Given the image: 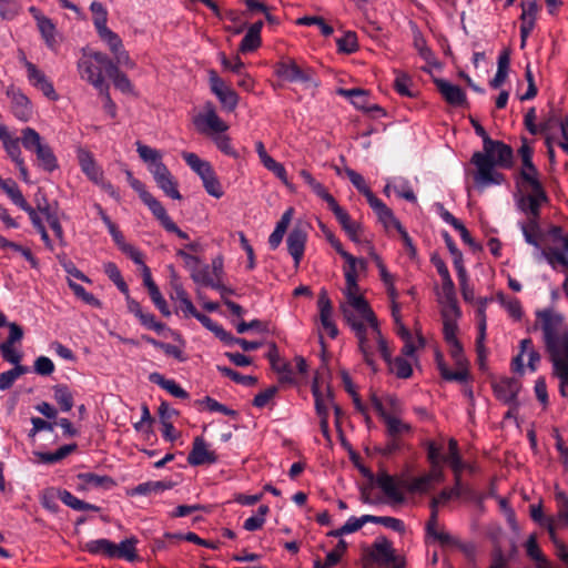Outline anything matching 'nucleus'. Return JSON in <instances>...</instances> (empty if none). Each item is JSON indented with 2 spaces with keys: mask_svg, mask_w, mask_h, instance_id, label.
<instances>
[{
  "mask_svg": "<svg viewBox=\"0 0 568 568\" xmlns=\"http://www.w3.org/2000/svg\"><path fill=\"white\" fill-rule=\"evenodd\" d=\"M536 325L542 332V341L552 374L559 379V392L567 396L568 388V325L562 314L551 307L536 312Z\"/></svg>",
  "mask_w": 568,
  "mask_h": 568,
  "instance_id": "obj_1",
  "label": "nucleus"
},
{
  "mask_svg": "<svg viewBox=\"0 0 568 568\" xmlns=\"http://www.w3.org/2000/svg\"><path fill=\"white\" fill-rule=\"evenodd\" d=\"M345 296L347 298V303L356 312V314H353L345 311V317L358 338L359 349L364 359L372 364L373 345L371 343V337L379 343L384 356L387 357L389 354L386 341L381 334L376 316L365 298L359 294L357 278L348 275L345 277Z\"/></svg>",
  "mask_w": 568,
  "mask_h": 568,
  "instance_id": "obj_2",
  "label": "nucleus"
},
{
  "mask_svg": "<svg viewBox=\"0 0 568 568\" xmlns=\"http://www.w3.org/2000/svg\"><path fill=\"white\" fill-rule=\"evenodd\" d=\"M470 162L476 168L474 183L478 190L500 185L504 183L505 176L496 168H509L511 165L513 150L500 141L486 139L483 152H475Z\"/></svg>",
  "mask_w": 568,
  "mask_h": 568,
  "instance_id": "obj_3",
  "label": "nucleus"
},
{
  "mask_svg": "<svg viewBox=\"0 0 568 568\" xmlns=\"http://www.w3.org/2000/svg\"><path fill=\"white\" fill-rule=\"evenodd\" d=\"M541 206L542 205L538 206V214L536 219H534V226H530V223L532 222V216L527 211H521L526 215V221H519L518 226L521 230L526 243L534 246V257L537 261H547V263L554 270H556L558 265L568 266V234L564 235L562 229L560 226L550 227L548 233L554 242L561 243L562 248H558L555 246H549L546 248L541 247L540 241L542 237V231L539 223Z\"/></svg>",
  "mask_w": 568,
  "mask_h": 568,
  "instance_id": "obj_4",
  "label": "nucleus"
},
{
  "mask_svg": "<svg viewBox=\"0 0 568 568\" xmlns=\"http://www.w3.org/2000/svg\"><path fill=\"white\" fill-rule=\"evenodd\" d=\"M523 160V169L520 171V183L526 192L518 201L517 206L520 211H527L531 214L532 220L538 214V206L548 203L549 197L539 180V173L531 161V151L527 146L520 149ZM535 225L532 221L530 226Z\"/></svg>",
  "mask_w": 568,
  "mask_h": 568,
  "instance_id": "obj_5",
  "label": "nucleus"
},
{
  "mask_svg": "<svg viewBox=\"0 0 568 568\" xmlns=\"http://www.w3.org/2000/svg\"><path fill=\"white\" fill-rule=\"evenodd\" d=\"M136 152L141 160L148 165L156 185L173 200H180L181 193L178 190V182L162 161L161 151L136 142Z\"/></svg>",
  "mask_w": 568,
  "mask_h": 568,
  "instance_id": "obj_6",
  "label": "nucleus"
},
{
  "mask_svg": "<svg viewBox=\"0 0 568 568\" xmlns=\"http://www.w3.org/2000/svg\"><path fill=\"white\" fill-rule=\"evenodd\" d=\"M112 64V59L105 53L84 51L78 61V71L82 80L89 82L95 90H100L109 85L104 73L108 75Z\"/></svg>",
  "mask_w": 568,
  "mask_h": 568,
  "instance_id": "obj_7",
  "label": "nucleus"
},
{
  "mask_svg": "<svg viewBox=\"0 0 568 568\" xmlns=\"http://www.w3.org/2000/svg\"><path fill=\"white\" fill-rule=\"evenodd\" d=\"M21 144L27 151L36 154L37 163L42 170L53 172L58 169V159L53 150L34 129L27 126L21 130Z\"/></svg>",
  "mask_w": 568,
  "mask_h": 568,
  "instance_id": "obj_8",
  "label": "nucleus"
},
{
  "mask_svg": "<svg viewBox=\"0 0 568 568\" xmlns=\"http://www.w3.org/2000/svg\"><path fill=\"white\" fill-rule=\"evenodd\" d=\"M193 124L200 134L210 138L229 130L227 123L219 116L212 102H206L202 111L193 116Z\"/></svg>",
  "mask_w": 568,
  "mask_h": 568,
  "instance_id": "obj_9",
  "label": "nucleus"
},
{
  "mask_svg": "<svg viewBox=\"0 0 568 568\" xmlns=\"http://www.w3.org/2000/svg\"><path fill=\"white\" fill-rule=\"evenodd\" d=\"M26 70L27 78L29 83L36 89L40 90L47 98L55 101L58 99V94L53 88L52 82L47 78V75L38 69V67L28 61L24 57L21 59Z\"/></svg>",
  "mask_w": 568,
  "mask_h": 568,
  "instance_id": "obj_10",
  "label": "nucleus"
},
{
  "mask_svg": "<svg viewBox=\"0 0 568 568\" xmlns=\"http://www.w3.org/2000/svg\"><path fill=\"white\" fill-rule=\"evenodd\" d=\"M371 343L373 345L372 364H369L365 359L367 365H369L372 368L375 369V366H374V352L377 348L378 352L381 353V356L383 357V359L388 364L389 369L392 371V373H394L397 377H399V378H408L412 375V373H413L412 364H410V362L407 358H404L403 356H397L396 358L392 359V352H390L389 347H387V351H388L389 355L386 357V356H384V354L382 352V348H381V345H379V343L376 339H373L371 337ZM386 346H388V345L386 344Z\"/></svg>",
  "mask_w": 568,
  "mask_h": 568,
  "instance_id": "obj_11",
  "label": "nucleus"
},
{
  "mask_svg": "<svg viewBox=\"0 0 568 568\" xmlns=\"http://www.w3.org/2000/svg\"><path fill=\"white\" fill-rule=\"evenodd\" d=\"M210 87L225 110L234 111L236 109L239 103L237 93L226 85L214 71L210 72Z\"/></svg>",
  "mask_w": 568,
  "mask_h": 568,
  "instance_id": "obj_12",
  "label": "nucleus"
},
{
  "mask_svg": "<svg viewBox=\"0 0 568 568\" xmlns=\"http://www.w3.org/2000/svg\"><path fill=\"white\" fill-rule=\"evenodd\" d=\"M445 479L444 469L430 467L429 473L412 478L407 485L410 493L425 494L434 488L436 484L443 483Z\"/></svg>",
  "mask_w": 568,
  "mask_h": 568,
  "instance_id": "obj_13",
  "label": "nucleus"
},
{
  "mask_svg": "<svg viewBox=\"0 0 568 568\" xmlns=\"http://www.w3.org/2000/svg\"><path fill=\"white\" fill-rule=\"evenodd\" d=\"M216 462V455L210 449V445L203 437L197 436L193 440L192 449L187 456V463L191 466L213 464Z\"/></svg>",
  "mask_w": 568,
  "mask_h": 568,
  "instance_id": "obj_14",
  "label": "nucleus"
},
{
  "mask_svg": "<svg viewBox=\"0 0 568 568\" xmlns=\"http://www.w3.org/2000/svg\"><path fill=\"white\" fill-rule=\"evenodd\" d=\"M368 557L378 565L388 566L395 561L392 542L386 538H377L368 550Z\"/></svg>",
  "mask_w": 568,
  "mask_h": 568,
  "instance_id": "obj_15",
  "label": "nucleus"
},
{
  "mask_svg": "<svg viewBox=\"0 0 568 568\" xmlns=\"http://www.w3.org/2000/svg\"><path fill=\"white\" fill-rule=\"evenodd\" d=\"M317 306L320 310V321L323 328L327 332L329 337L335 338L338 334V329L333 321V306L326 291H322L320 293Z\"/></svg>",
  "mask_w": 568,
  "mask_h": 568,
  "instance_id": "obj_16",
  "label": "nucleus"
},
{
  "mask_svg": "<svg viewBox=\"0 0 568 568\" xmlns=\"http://www.w3.org/2000/svg\"><path fill=\"white\" fill-rule=\"evenodd\" d=\"M7 95L11 99L14 116L22 122L29 121L32 116V106L27 95L14 88L9 89Z\"/></svg>",
  "mask_w": 568,
  "mask_h": 568,
  "instance_id": "obj_17",
  "label": "nucleus"
},
{
  "mask_svg": "<svg viewBox=\"0 0 568 568\" xmlns=\"http://www.w3.org/2000/svg\"><path fill=\"white\" fill-rule=\"evenodd\" d=\"M307 234L302 227H294L286 239L287 250L294 260L295 265H298L304 255L305 243Z\"/></svg>",
  "mask_w": 568,
  "mask_h": 568,
  "instance_id": "obj_18",
  "label": "nucleus"
},
{
  "mask_svg": "<svg viewBox=\"0 0 568 568\" xmlns=\"http://www.w3.org/2000/svg\"><path fill=\"white\" fill-rule=\"evenodd\" d=\"M78 161L82 172L88 176V179L95 184H100L103 171L97 164L92 153L84 149H79Z\"/></svg>",
  "mask_w": 568,
  "mask_h": 568,
  "instance_id": "obj_19",
  "label": "nucleus"
},
{
  "mask_svg": "<svg viewBox=\"0 0 568 568\" xmlns=\"http://www.w3.org/2000/svg\"><path fill=\"white\" fill-rule=\"evenodd\" d=\"M494 393L496 397L506 403L511 404L516 400L519 392V382L514 378H501L493 384Z\"/></svg>",
  "mask_w": 568,
  "mask_h": 568,
  "instance_id": "obj_20",
  "label": "nucleus"
},
{
  "mask_svg": "<svg viewBox=\"0 0 568 568\" xmlns=\"http://www.w3.org/2000/svg\"><path fill=\"white\" fill-rule=\"evenodd\" d=\"M376 485L383 490L386 497L394 503L404 501V493L398 481L386 473H381L376 477Z\"/></svg>",
  "mask_w": 568,
  "mask_h": 568,
  "instance_id": "obj_21",
  "label": "nucleus"
},
{
  "mask_svg": "<svg viewBox=\"0 0 568 568\" xmlns=\"http://www.w3.org/2000/svg\"><path fill=\"white\" fill-rule=\"evenodd\" d=\"M435 84L447 103L460 106L466 102V94L460 87L443 79L436 80Z\"/></svg>",
  "mask_w": 568,
  "mask_h": 568,
  "instance_id": "obj_22",
  "label": "nucleus"
},
{
  "mask_svg": "<svg viewBox=\"0 0 568 568\" xmlns=\"http://www.w3.org/2000/svg\"><path fill=\"white\" fill-rule=\"evenodd\" d=\"M493 297H480L477 300V317H478V336H477V352L481 359L484 357V341L486 337L487 320H486V307Z\"/></svg>",
  "mask_w": 568,
  "mask_h": 568,
  "instance_id": "obj_23",
  "label": "nucleus"
},
{
  "mask_svg": "<svg viewBox=\"0 0 568 568\" xmlns=\"http://www.w3.org/2000/svg\"><path fill=\"white\" fill-rule=\"evenodd\" d=\"M277 75L290 82H306L310 75L294 60L283 61L277 65Z\"/></svg>",
  "mask_w": 568,
  "mask_h": 568,
  "instance_id": "obj_24",
  "label": "nucleus"
},
{
  "mask_svg": "<svg viewBox=\"0 0 568 568\" xmlns=\"http://www.w3.org/2000/svg\"><path fill=\"white\" fill-rule=\"evenodd\" d=\"M329 210L334 213L336 220L345 233L349 236V239L354 242H357V233L361 227L359 224L353 221L349 214L344 209H342L337 202Z\"/></svg>",
  "mask_w": 568,
  "mask_h": 568,
  "instance_id": "obj_25",
  "label": "nucleus"
},
{
  "mask_svg": "<svg viewBox=\"0 0 568 568\" xmlns=\"http://www.w3.org/2000/svg\"><path fill=\"white\" fill-rule=\"evenodd\" d=\"M312 393L315 400L316 414L320 418L328 417L329 409L334 406L333 396L329 389L322 392L316 383L312 386Z\"/></svg>",
  "mask_w": 568,
  "mask_h": 568,
  "instance_id": "obj_26",
  "label": "nucleus"
},
{
  "mask_svg": "<svg viewBox=\"0 0 568 568\" xmlns=\"http://www.w3.org/2000/svg\"><path fill=\"white\" fill-rule=\"evenodd\" d=\"M38 29L49 49L55 50L58 45L57 29L51 19L37 14L34 16Z\"/></svg>",
  "mask_w": 568,
  "mask_h": 568,
  "instance_id": "obj_27",
  "label": "nucleus"
},
{
  "mask_svg": "<svg viewBox=\"0 0 568 568\" xmlns=\"http://www.w3.org/2000/svg\"><path fill=\"white\" fill-rule=\"evenodd\" d=\"M182 158L190 169L199 175L200 179L209 175L214 169L206 160L201 159L193 152H183Z\"/></svg>",
  "mask_w": 568,
  "mask_h": 568,
  "instance_id": "obj_28",
  "label": "nucleus"
},
{
  "mask_svg": "<svg viewBox=\"0 0 568 568\" xmlns=\"http://www.w3.org/2000/svg\"><path fill=\"white\" fill-rule=\"evenodd\" d=\"M495 300L500 304L501 307L505 308L509 317H511L514 321L521 320L524 312L518 298L510 297L503 292H498Z\"/></svg>",
  "mask_w": 568,
  "mask_h": 568,
  "instance_id": "obj_29",
  "label": "nucleus"
},
{
  "mask_svg": "<svg viewBox=\"0 0 568 568\" xmlns=\"http://www.w3.org/2000/svg\"><path fill=\"white\" fill-rule=\"evenodd\" d=\"M149 378L176 398L189 397V394L174 379H166L160 373H152Z\"/></svg>",
  "mask_w": 568,
  "mask_h": 568,
  "instance_id": "obj_30",
  "label": "nucleus"
},
{
  "mask_svg": "<svg viewBox=\"0 0 568 568\" xmlns=\"http://www.w3.org/2000/svg\"><path fill=\"white\" fill-rule=\"evenodd\" d=\"M444 462H446L453 469L458 484L460 480V473L465 465L459 455L457 442L453 438L448 442V454L444 457Z\"/></svg>",
  "mask_w": 568,
  "mask_h": 568,
  "instance_id": "obj_31",
  "label": "nucleus"
},
{
  "mask_svg": "<svg viewBox=\"0 0 568 568\" xmlns=\"http://www.w3.org/2000/svg\"><path fill=\"white\" fill-rule=\"evenodd\" d=\"M393 189L394 192L399 196L415 203L417 201L416 195L409 184V182L405 179H394L392 183H387L384 192L388 194L389 190Z\"/></svg>",
  "mask_w": 568,
  "mask_h": 568,
  "instance_id": "obj_32",
  "label": "nucleus"
},
{
  "mask_svg": "<svg viewBox=\"0 0 568 568\" xmlns=\"http://www.w3.org/2000/svg\"><path fill=\"white\" fill-rule=\"evenodd\" d=\"M382 418L386 424L387 434L390 438H397L398 436L410 430V426L407 423L386 412H382Z\"/></svg>",
  "mask_w": 568,
  "mask_h": 568,
  "instance_id": "obj_33",
  "label": "nucleus"
},
{
  "mask_svg": "<svg viewBox=\"0 0 568 568\" xmlns=\"http://www.w3.org/2000/svg\"><path fill=\"white\" fill-rule=\"evenodd\" d=\"M172 486L170 483L162 481V480H150L145 483H141L134 488L131 489L130 494L132 496L139 495V496H148L153 493H161L166 489H170Z\"/></svg>",
  "mask_w": 568,
  "mask_h": 568,
  "instance_id": "obj_34",
  "label": "nucleus"
},
{
  "mask_svg": "<svg viewBox=\"0 0 568 568\" xmlns=\"http://www.w3.org/2000/svg\"><path fill=\"white\" fill-rule=\"evenodd\" d=\"M3 148L13 163H19L23 160L20 149L21 138H12L7 131L4 135L0 136Z\"/></svg>",
  "mask_w": 568,
  "mask_h": 568,
  "instance_id": "obj_35",
  "label": "nucleus"
},
{
  "mask_svg": "<svg viewBox=\"0 0 568 568\" xmlns=\"http://www.w3.org/2000/svg\"><path fill=\"white\" fill-rule=\"evenodd\" d=\"M136 539L129 538L122 540L120 544H114V550L112 551V558H123L128 561H133L136 558L135 554Z\"/></svg>",
  "mask_w": 568,
  "mask_h": 568,
  "instance_id": "obj_36",
  "label": "nucleus"
},
{
  "mask_svg": "<svg viewBox=\"0 0 568 568\" xmlns=\"http://www.w3.org/2000/svg\"><path fill=\"white\" fill-rule=\"evenodd\" d=\"M84 549L92 555H103L108 558H112L114 542L105 538L94 539L88 541L84 546Z\"/></svg>",
  "mask_w": 568,
  "mask_h": 568,
  "instance_id": "obj_37",
  "label": "nucleus"
},
{
  "mask_svg": "<svg viewBox=\"0 0 568 568\" xmlns=\"http://www.w3.org/2000/svg\"><path fill=\"white\" fill-rule=\"evenodd\" d=\"M143 203L149 207L152 214L160 221L161 225L165 227L172 219L166 213V210L152 194L145 195Z\"/></svg>",
  "mask_w": 568,
  "mask_h": 568,
  "instance_id": "obj_38",
  "label": "nucleus"
},
{
  "mask_svg": "<svg viewBox=\"0 0 568 568\" xmlns=\"http://www.w3.org/2000/svg\"><path fill=\"white\" fill-rule=\"evenodd\" d=\"M509 62H510V60H509V55L507 52H503L498 57L497 72L490 81L491 88L498 89L504 84V82L506 81V78L508 75Z\"/></svg>",
  "mask_w": 568,
  "mask_h": 568,
  "instance_id": "obj_39",
  "label": "nucleus"
},
{
  "mask_svg": "<svg viewBox=\"0 0 568 568\" xmlns=\"http://www.w3.org/2000/svg\"><path fill=\"white\" fill-rule=\"evenodd\" d=\"M108 77L113 81L114 87L123 93H132L133 85L129 78L120 71L116 64H112Z\"/></svg>",
  "mask_w": 568,
  "mask_h": 568,
  "instance_id": "obj_40",
  "label": "nucleus"
},
{
  "mask_svg": "<svg viewBox=\"0 0 568 568\" xmlns=\"http://www.w3.org/2000/svg\"><path fill=\"white\" fill-rule=\"evenodd\" d=\"M53 397L59 404L61 410L69 412L73 407V395L65 385H55L53 387Z\"/></svg>",
  "mask_w": 568,
  "mask_h": 568,
  "instance_id": "obj_41",
  "label": "nucleus"
},
{
  "mask_svg": "<svg viewBox=\"0 0 568 568\" xmlns=\"http://www.w3.org/2000/svg\"><path fill=\"white\" fill-rule=\"evenodd\" d=\"M201 181L203 187L211 196L221 199L224 195L223 187L214 170L209 175L203 176Z\"/></svg>",
  "mask_w": 568,
  "mask_h": 568,
  "instance_id": "obj_42",
  "label": "nucleus"
},
{
  "mask_svg": "<svg viewBox=\"0 0 568 568\" xmlns=\"http://www.w3.org/2000/svg\"><path fill=\"white\" fill-rule=\"evenodd\" d=\"M90 10L93 13V24L97 29V32L100 33L103 30H106L108 12L104 6L101 2L93 1L90 6Z\"/></svg>",
  "mask_w": 568,
  "mask_h": 568,
  "instance_id": "obj_43",
  "label": "nucleus"
},
{
  "mask_svg": "<svg viewBox=\"0 0 568 568\" xmlns=\"http://www.w3.org/2000/svg\"><path fill=\"white\" fill-rule=\"evenodd\" d=\"M0 189L6 192L17 206L21 207L22 205H26L27 201L13 180H3V182L0 183Z\"/></svg>",
  "mask_w": 568,
  "mask_h": 568,
  "instance_id": "obj_44",
  "label": "nucleus"
},
{
  "mask_svg": "<svg viewBox=\"0 0 568 568\" xmlns=\"http://www.w3.org/2000/svg\"><path fill=\"white\" fill-rule=\"evenodd\" d=\"M28 372V368L22 365L14 366L12 369L0 374V390L9 389L14 382L23 374Z\"/></svg>",
  "mask_w": 568,
  "mask_h": 568,
  "instance_id": "obj_45",
  "label": "nucleus"
},
{
  "mask_svg": "<svg viewBox=\"0 0 568 568\" xmlns=\"http://www.w3.org/2000/svg\"><path fill=\"white\" fill-rule=\"evenodd\" d=\"M75 447V444L63 445L54 453H38V457L45 464H53L67 457Z\"/></svg>",
  "mask_w": 568,
  "mask_h": 568,
  "instance_id": "obj_46",
  "label": "nucleus"
},
{
  "mask_svg": "<svg viewBox=\"0 0 568 568\" xmlns=\"http://www.w3.org/2000/svg\"><path fill=\"white\" fill-rule=\"evenodd\" d=\"M519 348H520L519 354L515 358H513L511 367H513L514 372L523 375L524 374L523 357H524V355H528V353H530V351H535V347H534L532 341L530 338H524L520 341Z\"/></svg>",
  "mask_w": 568,
  "mask_h": 568,
  "instance_id": "obj_47",
  "label": "nucleus"
},
{
  "mask_svg": "<svg viewBox=\"0 0 568 568\" xmlns=\"http://www.w3.org/2000/svg\"><path fill=\"white\" fill-rule=\"evenodd\" d=\"M526 551L527 555L537 562L538 568H548V561L542 556L534 535H530L526 541Z\"/></svg>",
  "mask_w": 568,
  "mask_h": 568,
  "instance_id": "obj_48",
  "label": "nucleus"
},
{
  "mask_svg": "<svg viewBox=\"0 0 568 568\" xmlns=\"http://www.w3.org/2000/svg\"><path fill=\"white\" fill-rule=\"evenodd\" d=\"M213 142L215 143L216 148L224 153L225 155H229L233 159H239L240 154L239 152L233 148L231 139L229 135L224 133H217L213 138H211Z\"/></svg>",
  "mask_w": 568,
  "mask_h": 568,
  "instance_id": "obj_49",
  "label": "nucleus"
},
{
  "mask_svg": "<svg viewBox=\"0 0 568 568\" xmlns=\"http://www.w3.org/2000/svg\"><path fill=\"white\" fill-rule=\"evenodd\" d=\"M363 527V523L361 521V517H349L346 523L334 530H331L327 536L331 537H342L344 535L353 534L357 530H359Z\"/></svg>",
  "mask_w": 568,
  "mask_h": 568,
  "instance_id": "obj_50",
  "label": "nucleus"
},
{
  "mask_svg": "<svg viewBox=\"0 0 568 568\" xmlns=\"http://www.w3.org/2000/svg\"><path fill=\"white\" fill-rule=\"evenodd\" d=\"M173 298L179 302L180 308L184 314L192 316L197 311L181 285L174 287Z\"/></svg>",
  "mask_w": 568,
  "mask_h": 568,
  "instance_id": "obj_51",
  "label": "nucleus"
},
{
  "mask_svg": "<svg viewBox=\"0 0 568 568\" xmlns=\"http://www.w3.org/2000/svg\"><path fill=\"white\" fill-rule=\"evenodd\" d=\"M217 369L222 375L227 376L229 378H231L233 382H235L237 384H242L245 386H252V385L256 384V382H257V379L255 377L250 376V375H242L239 372H236L230 367H226V366L219 365Z\"/></svg>",
  "mask_w": 568,
  "mask_h": 568,
  "instance_id": "obj_52",
  "label": "nucleus"
},
{
  "mask_svg": "<svg viewBox=\"0 0 568 568\" xmlns=\"http://www.w3.org/2000/svg\"><path fill=\"white\" fill-rule=\"evenodd\" d=\"M69 287L72 290L77 297L81 298L88 305L93 307L101 306V302L92 293L85 291V288L80 284L69 281Z\"/></svg>",
  "mask_w": 568,
  "mask_h": 568,
  "instance_id": "obj_53",
  "label": "nucleus"
},
{
  "mask_svg": "<svg viewBox=\"0 0 568 568\" xmlns=\"http://www.w3.org/2000/svg\"><path fill=\"white\" fill-rule=\"evenodd\" d=\"M342 94L349 98L352 104L357 109L367 110V93L361 89L343 90Z\"/></svg>",
  "mask_w": 568,
  "mask_h": 568,
  "instance_id": "obj_54",
  "label": "nucleus"
},
{
  "mask_svg": "<svg viewBox=\"0 0 568 568\" xmlns=\"http://www.w3.org/2000/svg\"><path fill=\"white\" fill-rule=\"evenodd\" d=\"M79 478L92 487H110L114 484L109 476H101L93 473L81 474Z\"/></svg>",
  "mask_w": 568,
  "mask_h": 568,
  "instance_id": "obj_55",
  "label": "nucleus"
},
{
  "mask_svg": "<svg viewBox=\"0 0 568 568\" xmlns=\"http://www.w3.org/2000/svg\"><path fill=\"white\" fill-rule=\"evenodd\" d=\"M98 34L101 38V40L106 43L112 54L123 48V42L121 38L111 29L108 28L106 30H103Z\"/></svg>",
  "mask_w": 568,
  "mask_h": 568,
  "instance_id": "obj_56",
  "label": "nucleus"
},
{
  "mask_svg": "<svg viewBox=\"0 0 568 568\" xmlns=\"http://www.w3.org/2000/svg\"><path fill=\"white\" fill-rule=\"evenodd\" d=\"M19 0H0V17L6 20L13 19L20 11Z\"/></svg>",
  "mask_w": 568,
  "mask_h": 568,
  "instance_id": "obj_57",
  "label": "nucleus"
},
{
  "mask_svg": "<svg viewBox=\"0 0 568 568\" xmlns=\"http://www.w3.org/2000/svg\"><path fill=\"white\" fill-rule=\"evenodd\" d=\"M442 304V317L443 320L459 318L460 310L457 304V298L439 301Z\"/></svg>",
  "mask_w": 568,
  "mask_h": 568,
  "instance_id": "obj_58",
  "label": "nucleus"
},
{
  "mask_svg": "<svg viewBox=\"0 0 568 568\" xmlns=\"http://www.w3.org/2000/svg\"><path fill=\"white\" fill-rule=\"evenodd\" d=\"M176 255L179 257H181L185 264V266L192 271V277L195 282H200L201 278L197 274L194 273V271L197 268L199 264H200V260L199 257H196L195 255L193 254H190L187 253L186 251L184 250H178L176 252Z\"/></svg>",
  "mask_w": 568,
  "mask_h": 568,
  "instance_id": "obj_59",
  "label": "nucleus"
},
{
  "mask_svg": "<svg viewBox=\"0 0 568 568\" xmlns=\"http://www.w3.org/2000/svg\"><path fill=\"white\" fill-rule=\"evenodd\" d=\"M346 176L349 179L352 184L357 189L358 192H361L364 196L371 191L369 187L366 185L364 178L354 171L353 169L345 168L344 170Z\"/></svg>",
  "mask_w": 568,
  "mask_h": 568,
  "instance_id": "obj_60",
  "label": "nucleus"
},
{
  "mask_svg": "<svg viewBox=\"0 0 568 568\" xmlns=\"http://www.w3.org/2000/svg\"><path fill=\"white\" fill-rule=\"evenodd\" d=\"M0 352L3 357V359L10 364H13L14 366L20 365V361L22 358V355L20 352L14 349L13 345L9 344H0Z\"/></svg>",
  "mask_w": 568,
  "mask_h": 568,
  "instance_id": "obj_61",
  "label": "nucleus"
},
{
  "mask_svg": "<svg viewBox=\"0 0 568 568\" xmlns=\"http://www.w3.org/2000/svg\"><path fill=\"white\" fill-rule=\"evenodd\" d=\"M34 372L41 376H49L54 372L53 362L47 356H39L34 361Z\"/></svg>",
  "mask_w": 568,
  "mask_h": 568,
  "instance_id": "obj_62",
  "label": "nucleus"
},
{
  "mask_svg": "<svg viewBox=\"0 0 568 568\" xmlns=\"http://www.w3.org/2000/svg\"><path fill=\"white\" fill-rule=\"evenodd\" d=\"M261 44V36L255 34L247 30L246 34L241 41L240 50L242 52H251L257 49Z\"/></svg>",
  "mask_w": 568,
  "mask_h": 568,
  "instance_id": "obj_63",
  "label": "nucleus"
},
{
  "mask_svg": "<svg viewBox=\"0 0 568 568\" xmlns=\"http://www.w3.org/2000/svg\"><path fill=\"white\" fill-rule=\"evenodd\" d=\"M556 501L558 505V519L568 525V497L565 493L558 491L556 494Z\"/></svg>",
  "mask_w": 568,
  "mask_h": 568,
  "instance_id": "obj_64",
  "label": "nucleus"
}]
</instances>
